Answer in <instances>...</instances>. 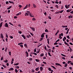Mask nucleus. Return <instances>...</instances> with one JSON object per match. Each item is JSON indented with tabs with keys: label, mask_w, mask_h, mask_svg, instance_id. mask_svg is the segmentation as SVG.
I'll list each match as a JSON object with an SVG mask.
<instances>
[{
	"label": "nucleus",
	"mask_w": 73,
	"mask_h": 73,
	"mask_svg": "<svg viewBox=\"0 0 73 73\" xmlns=\"http://www.w3.org/2000/svg\"><path fill=\"white\" fill-rule=\"evenodd\" d=\"M19 68H20V67H19V66H15V68L16 69H19Z\"/></svg>",
	"instance_id": "42"
},
{
	"label": "nucleus",
	"mask_w": 73,
	"mask_h": 73,
	"mask_svg": "<svg viewBox=\"0 0 73 73\" xmlns=\"http://www.w3.org/2000/svg\"><path fill=\"white\" fill-rule=\"evenodd\" d=\"M43 40V38H41L40 40H39V41H40L41 42L42 41V40Z\"/></svg>",
	"instance_id": "21"
},
{
	"label": "nucleus",
	"mask_w": 73,
	"mask_h": 73,
	"mask_svg": "<svg viewBox=\"0 0 73 73\" xmlns=\"http://www.w3.org/2000/svg\"><path fill=\"white\" fill-rule=\"evenodd\" d=\"M30 28L31 29H32L33 31V32H35V28L31 27Z\"/></svg>",
	"instance_id": "1"
},
{
	"label": "nucleus",
	"mask_w": 73,
	"mask_h": 73,
	"mask_svg": "<svg viewBox=\"0 0 73 73\" xmlns=\"http://www.w3.org/2000/svg\"><path fill=\"white\" fill-rule=\"evenodd\" d=\"M65 66H64V67H67V66H68V64H66L64 65Z\"/></svg>",
	"instance_id": "51"
},
{
	"label": "nucleus",
	"mask_w": 73,
	"mask_h": 73,
	"mask_svg": "<svg viewBox=\"0 0 73 73\" xmlns=\"http://www.w3.org/2000/svg\"><path fill=\"white\" fill-rule=\"evenodd\" d=\"M65 7L66 8V9H68V6L66 5H65Z\"/></svg>",
	"instance_id": "46"
},
{
	"label": "nucleus",
	"mask_w": 73,
	"mask_h": 73,
	"mask_svg": "<svg viewBox=\"0 0 73 73\" xmlns=\"http://www.w3.org/2000/svg\"><path fill=\"white\" fill-rule=\"evenodd\" d=\"M9 24H10V25H12V26H13V24H12V23H11V22H9Z\"/></svg>",
	"instance_id": "54"
},
{
	"label": "nucleus",
	"mask_w": 73,
	"mask_h": 73,
	"mask_svg": "<svg viewBox=\"0 0 73 73\" xmlns=\"http://www.w3.org/2000/svg\"><path fill=\"white\" fill-rule=\"evenodd\" d=\"M65 40H66V38L65 36L64 37V38H63V41H65Z\"/></svg>",
	"instance_id": "12"
},
{
	"label": "nucleus",
	"mask_w": 73,
	"mask_h": 73,
	"mask_svg": "<svg viewBox=\"0 0 73 73\" xmlns=\"http://www.w3.org/2000/svg\"><path fill=\"white\" fill-rule=\"evenodd\" d=\"M59 38L60 39H62V37H61V34H59Z\"/></svg>",
	"instance_id": "19"
},
{
	"label": "nucleus",
	"mask_w": 73,
	"mask_h": 73,
	"mask_svg": "<svg viewBox=\"0 0 73 73\" xmlns=\"http://www.w3.org/2000/svg\"><path fill=\"white\" fill-rule=\"evenodd\" d=\"M55 7H56L57 8H58V6L57 5H55Z\"/></svg>",
	"instance_id": "58"
},
{
	"label": "nucleus",
	"mask_w": 73,
	"mask_h": 73,
	"mask_svg": "<svg viewBox=\"0 0 73 73\" xmlns=\"http://www.w3.org/2000/svg\"><path fill=\"white\" fill-rule=\"evenodd\" d=\"M33 60V58H30L29 59V61H32Z\"/></svg>",
	"instance_id": "31"
},
{
	"label": "nucleus",
	"mask_w": 73,
	"mask_h": 73,
	"mask_svg": "<svg viewBox=\"0 0 73 73\" xmlns=\"http://www.w3.org/2000/svg\"><path fill=\"white\" fill-rule=\"evenodd\" d=\"M70 29H68L67 31V32L66 33V34H68V33H69V30Z\"/></svg>",
	"instance_id": "34"
},
{
	"label": "nucleus",
	"mask_w": 73,
	"mask_h": 73,
	"mask_svg": "<svg viewBox=\"0 0 73 73\" xmlns=\"http://www.w3.org/2000/svg\"><path fill=\"white\" fill-rule=\"evenodd\" d=\"M61 55L62 56H63V57H66V55H65L64 54H61Z\"/></svg>",
	"instance_id": "27"
},
{
	"label": "nucleus",
	"mask_w": 73,
	"mask_h": 73,
	"mask_svg": "<svg viewBox=\"0 0 73 73\" xmlns=\"http://www.w3.org/2000/svg\"><path fill=\"white\" fill-rule=\"evenodd\" d=\"M45 33H43L41 35V37L42 38H44V35H45Z\"/></svg>",
	"instance_id": "3"
},
{
	"label": "nucleus",
	"mask_w": 73,
	"mask_h": 73,
	"mask_svg": "<svg viewBox=\"0 0 73 73\" xmlns=\"http://www.w3.org/2000/svg\"><path fill=\"white\" fill-rule=\"evenodd\" d=\"M64 42L65 44L66 45L68 46H69V45L68 44V43H67L66 42V41H64Z\"/></svg>",
	"instance_id": "7"
},
{
	"label": "nucleus",
	"mask_w": 73,
	"mask_h": 73,
	"mask_svg": "<svg viewBox=\"0 0 73 73\" xmlns=\"http://www.w3.org/2000/svg\"><path fill=\"white\" fill-rule=\"evenodd\" d=\"M70 64H71V65L73 66V62H71L70 63Z\"/></svg>",
	"instance_id": "64"
},
{
	"label": "nucleus",
	"mask_w": 73,
	"mask_h": 73,
	"mask_svg": "<svg viewBox=\"0 0 73 73\" xmlns=\"http://www.w3.org/2000/svg\"><path fill=\"white\" fill-rule=\"evenodd\" d=\"M66 37L67 38H68V39H70V37H69V35H67L66 36Z\"/></svg>",
	"instance_id": "37"
},
{
	"label": "nucleus",
	"mask_w": 73,
	"mask_h": 73,
	"mask_svg": "<svg viewBox=\"0 0 73 73\" xmlns=\"http://www.w3.org/2000/svg\"><path fill=\"white\" fill-rule=\"evenodd\" d=\"M4 62H5V63H7L8 62V60H5L3 61Z\"/></svg>",
	"instance_id": "29"
},
{
	"label": "nucleus",
	"mask_w": 73,
	"mask_h": 73,
	"mask_svg": "<svg viewBox=\"0 0 73 73\" xmlns=\"http://www.w3.org/2000/svg\"><path fill=\"white\" fill-rule=\"evenodd\" d=\"M22 44H23V43H22V42H21L20 43H18V45H22Z\"/></svg>",
	"instance_id": "44"
},
{
	"label": "nucleus",
	"mask_w": 73,
	"mask_h": 73,
	"mask_svg": "<svg viewBox=\"0 0 73 73\" xmlns=\"http://www.w3.org/2000/svg\"><path fill=\"white\" fill-rule=\"evenodd\" d=\"M27 13L28 15H29V14H30V11H27Z\"/></svg>",
	"instance_id": "33"
},
{
	"label": "nucleus",
	"mask_w": 73,
	"mask_h": 73,
	"mask_svg": "<svg viewBox=\"0 0 73 73\" xmlns=\"http://www.w3.org/2000/svg\"><path fill=\"white\" fill-rule=\"evenodd\" d=\"M70 18H73V16H72L71 15H70V16L68 17V19H70Z\"/></svg>",
	"instance_id": "5"
},
{
	"label": "nucleus",
	"mask_w": 73,
	"mask_h": 73,
	"mask_svg": "<svg viewBox=\"0 0 73 73\" xmlns=\"http://www.w3.org/2000/svg\"><path fill=\"white\" fill-rule=\"evenodd\" d=\"M18 33H19V34H21V33H22V32L21 31H19L18 32Z\"/></svg>",
	"instance_id": "59"
},
{
	"label": "nucleus",
	"mask_w": 73,
	"mask_h": 73,
	"mask_svg": "<svg viewBox=\"0 0 73 73\" xmlns=\"http://www.w3.org/2000/svg\"><path fill=\"white\" fill-rule=\"evenodd\" d=\"M0 37L2 39L4 38V36H3V34H1Z\"/></svg>",
	"instance_id": "4"
},
{
	"label": "nucleus",
	"mask_w": 73,
	"mask_h": 73,
	"mask_svg": "<svg viewBox=\"0 0 73 73\" xmlns=\"http://www.w3.org/2000/svg\"><path fill=\"white\" fill-rule=\"evenodd\" d=\"M62 59H63V60H65V58L64 57H62Z\"/></svg>",
	"instance_id": "52"
},
{
	"label": "nucleus",
	"mask_w": 73,
	"mask_h": 73,
	"mask_svg": "<svg viewBox=\"0 0 73 73\" xmlns=\"http://www.w3.org/2000/svg\"><path fill=\"white\" fill-rule=\"evenodd\" d=\"M19 64V63H15L14 64V65H15L17 66V65H18Z\"/></svg>",
	"instance_id": "32"
},
{
	"label": "nucleus",
	"mask_w": 73,
	"mask_h": 73,
	"mask_svg": "<svg viewBox=\"0 0 73 73\" xmlns=\"http://www.w3.org/2000/svg\"><path fill=\"white\" fill-rule=\"evenodd\" d=\"M9 53L10 56H11V51H9Z\"/></svg>",
	"instance_id": "47"
},
{
	"label": "nucleus",
	"mask_w": 73,
	"mask_h": 73,
	"mask_svg": "<svg viewBox=\"0 0 73 73\" xmlns=\"http://www.w3.org/2000/svg\"><path fill=\"white\" fill-rule=\"evenodd\" d=\"M14 69L13 68H10L9 69V71H11V70H14Z\"/></svg>",
	"instance_id": "6"
},
{
	"label": "nucleus",
	"mask_w": 73,
	"mask_h": 73,
	"mask_svg": "<svg viewBox=\"0 0 73 73\" xmlns=\"http://www.w3.org/2000/svg\"><path fill=\"white\" fill-rule=\"evenodd\" d=\"M38 70H39V67L35 69V70H36V71H37V72L38 71Z\"/></svg>",
	"instance_id": "16"
},
{
	"label": "nucleus",
	"mask_w": 73,
	"mask_h": 73,
	"mask_svg": "<svg viewBox=\"0 0 73 73\" xmlns=\"http://www.w3.org/2000/svg\"><path fill=\"white\" fill-rule=\"evenodd\" d=\"M4 26L5 27H7L9 28L8 25L7 23H6L4 25Z\"/></svg>",
	"instance_id": "2"
},
{
	"label": "nucleus",
	"mask_w": 73,
	"mask_h": 73,
	"mask_svg": "<svg viewBox=\"0 0 73 73\" xmlns=\"http://www.w3.org/2000/svg\"><path fill=\"white\" fill-rule=\"evenodd\" d=\"M20 46H21V48H23V45H20Z\"/></svg>",
	"instance_id": "61"
},
{
	"label": "nucleus",
	"mask_w": 73,
	"mask_h": 73,
	"mask_svg": "<svg viewBox=\"0 0 73 73\" xmlns=\"http://www.w3.org/2000/svg\"><path fill=\"white\" fill-rule=\"evenodd\" d=\"M59 32V30H58L57 31L56 33L55 34V35L56 36L57 34H58V33Z\"/></svg>",
	"instance_id": "23"
},
{
	"label": "nucleus",
	"mask_w": 73,
	"mask_h": 73,
	"mask_svg": "<svg viewBox=\"0 0 73 73\" xmlns=\"http://www.w3.org/2000/svg\"><path fill=\"white\" fill-rule=\"evenodd\" d=\"M26 53L27 54V57H28V52L27 51H26Z\"/></svg>",
	"instance_id": "20"
},
{
	"label": "nucleus",
	"mask_w": 73,
	"mask_h": 73,
	"mask_svg": "<svg viewBox=\"0 0 73 73\" xmlns=\"http://www.w3.org/2000/svg\"><path fill=\"white\" fill-rule=\"evenodd\" d=\"M47 42L48 44V45L49 44V40H50V39L49 38H47Z\"/></svg>",
	"instance_id": "9"
},
{
	"label": "nucleus",
	"mask_w": 73,
	"mask_h": 73,
	"mask_svg": "<svg viewBox=\"0 0 73 73\" xmlns=\"http://www.w3.org/2000/svg\"><path fill=\"white\" fill-rule=\"evenodd\" d=\"M12 8V6H10L9 7L7 8V9H8V10H9V9H10V8Z\"/></svg>",
	"instance_id": "24"
},
{
	"label": "nucleus",
	"mask_w": 73,
	"mask_h": 73,
	"mask_svg": "<svg viewBox=\"0 0 73 73\" xmlns=\"http://www.w3.org/2000/svg\"><path fill=\"white\" fill-rule=\"evenodd\" d=\"M21 36H22V37H23V38H24V40H25V38H26V37H25V36H24V35H22Z\"/></svg>",
	"instance_id": "8"
},
{
	"label": "nucleus",
	"mask_w": 73,
	"mask_h": 73,
	"mask_svg": "<svg viewBox=\"0 0 73 73\" xmlns=\"http://www.w3.org/2000/svg\"><path fill=\"white\" fill-rule=\"evenodd\" d=\"M60 64L57 63H55V65H56L57 66H58H58H59V65H60Z\"/></svg>",
	"instance_id": "25"
},
{
	"label": "nucleus",
	"mask_w": 73,
	"mask_h": 73,
	"mask_svg": "<svg viewBox=\"0 0 73 73\" xmlns=\"http://www.w3.org/2000/svg\"><path fill=\"white\" fill-rule=\"evenodd\" d=\"M7 49H8V48H7V47H6V48H5V52H7Z\"/></svg>",
	"instance_id": "62"
},
{
	"label": "nucleus",
	"mask_w": 73,
	"mask_h": 73,
	"mask_svg": "<svg viewBox=\"0 0 73 73\" xmlns=\"http://www.w3.org/2000/svg\"><path fill=\"white\" fill-rule=\"evenodd\" d=\"M70 60H69L67 62V64H70Z\"/></svg>",
	"instance_id": "56"
},
{
	"label": "nucleus",
	"mask_w": 73,
	"mask_h": 73,
	"mask_svg": "<svg viewBox=\"0 0 73 73\" xmlns=\"http://www.w3.org/2000/svg\"><path fill=\"white\" fill-rule=\"evenodd\" d=\"M26 37L27 38H29V36L27 35L26 36Z\"/></svg>",
	"instance_id": "63"
},
{
	"label": "nucleus",
	"mask_w": 73,
	"mask_h": 73,
	"mask_svg": "<svg viewBox=\"0 0 73 73\" xmlns=\"http://www.w3.org/2000/svg\"><path fill=\"white\" fill-rule=\"evenodd\" d=\"M47 50L48 51V52H50V53L51 52V49H50L49 50Z\"/></svg>",
	"instance_id": "28"
},
{
	"label": "nucleus",
	"mask_w": 73,
	"mask_h": 73,
	"mask_svg": "<svg viewBox=\"0 0 73 73\" xmlns=\"http://www.w3.org/2000/svg\"><path fill=\"white\" fill-rule=\"evenodd\" d=\"M24 46H26V48H28V46H27V45L26 44H24Z\"/></svg>",
	"instance_id": "30"
},
{
	"label": "nucleus",
	"mask_w": 73,
	"mask_h": 73,
	"mask_svg": "<svg viewBox=\"0 0 73 73\" xmlns=\"http://www.w3.org/2000/svg\"><path fill=\"white\" fill-rule=\"evenodd\" d=\"M15 73H17L18 72V70L17 69H15Z\"/></svg>",
	"instance_id": "39"
},
{
	"label": "nucleus",
	"mask_w": 73,
	"mask_h": 73,
	"mask_svg": "<svg viewBox=\"0 0 73 73\" xmlns=\"http://www.w3.org/2000/svg\"><path fill=\"white\" fill-rule=\"evenodd\" d=\"M6 4H9V2L8 1H6Z\"/></svg>",
	"instance_id": "60"
},
{
	"label": "nucleus",
	"mask_w": 73,
	"mask_h": 73,
	"mask_svg": "<svg viewBox=\"0 0 73 73\" xmlns=\"http://www.w3.org/2000/svg\"><path fill=\"white\" fill-rule=\"evenodd\" d=\"M51 66V67L53 68L54 69H56V67H54V66Z\"/></svg>",
	"instance_id": "26"
},
{
	"label": "nucleus",
	"mask_w": 73,
	"mask_h": 73,
	"mask_svg": "<svg viewBox=\"0 0 73 73\" xmlns=\"http://www.w3.org/2000/svg\"><path fill=\"white\" fill-rule=\"evenodd\" d=\"M36 19H35V18H33V19H32V20H33V21H36Z\"/></svg>",
	"instance_id": "53"
},
{
	"label": "nucleus",
	"mask_w": 73,
	"mask_h": 73,
	"mask_svg": "<svg viewBox=\"0 0 73 73\" xmlns=\"http://www.w3.org/2000/svg\"><path fill=\"white\" fill-rule=\"evenodd\" d=\"M2 66H3L4 68H7V66H5V65H3Z\"/></svg>",
	"instance_id": "45"
},
{
	"label": "nucleus",
	"mask_w": 73,
	"mask_h": 73,
	"mask_svg": "<svg viewBox=\"0 0 73 73\" xmlns=\"http://www.w3.org/2000/svg\"><path fill=\"white\" fill-rule=\"evenodd\" d=\"M44 53H42V54H41L40 55V57H42L44 55Z\"/></svg>",
	"instance_id": "36"
},
{
	"label": "nucleus",
	"mask_w": 73,
	"mask_h": 73,
	"mask_svg": "<svg viewBox=\"0 0 73 73\" xmlns=\"http://www.w3.org/2000/svg\"><path fill=\"white\" fill-rule=\"evenodd\" d=\"M63 12H64V10H62L61 11H60L59 12L60 13H63Z\"/></svg>",
	"instance_id": "50"
},
{
	"label": "nucleus",
	"mask_w": 73,
	"mask_h": 73,
	"mask_svg": "<svg viewBox=\"0 0 73 73\" xmlns=\"http://www.w3.org/2000/svg\"><path fill=\"white\" fill-rule=\"evenodd\" d=\"M48 70H49V71H51L52 69H51V68H48Z\"/></svg>",
	"instance_id": "49"
},
{
	"label": "nucleus",
	"mask_w": 73,
	"mask_h": 73,
	"mask_svg": "<svg viewBox=\"0 0 73 73\" xmlns=\"http://www.w3.org/2000/svg\"><path fill=\"white\" fill-rule=\"evenodd\" d=\"M9 3L11 4H13V5H14V2H11V1H9Z\"/></svg>",
	"instance_id": "10"
},
{
	"label": "nucleus",
	"mask_w": 73,
	"mask_h": 73,
	"mask_svg": "<svg viewBox=\"0 0 73 73\" xmlns=\"http://www.w3.org/2000/svg\"><path fill=\"white\" fill-rule=\"evenodd\" d=\"M48 55L49 56H50V57H52V55H51L50 54V52H48Z\"/></svg>",
	"instance_id": "35"
},
{
	"label": "nucleus",
	"mask_w": 73,
	"mask_h": 73,
	"mask_svg": "<svg viewBox=\"0 0 73 73\" xmlns=\"http://www.w3.org/2000/svg\"><path fill=\"white\" fill-rule=\"evenodd\" d=\"M54 44V45H58V43L57 42H55Z\"/></svg>",
	"instance_id": "48"
},
{
	"label": "nucleus",
	"mask_w": 73,
	"mask_h": 73,
	"mask_svg": "<svg viewBox=\"0 0 73 73\" xmlns=\"http://www.w3.org/2000/svg\"><path fill=\"white\" fill-rule=\"evenodd\" d=\"M29 15L30 17H34V16H33V15H32V14L31 13H30Z\"/></svg>",
	"instance_id": "17"
},
{
	"label": "nucleus",
	"mask_w": 73,
	"mask_h": 73,
	"mask_svg": "<svg viewBox=\"0 0 73 73\" xmlns=\"http://www.w3.org/2000/svg\"><path fill=\"white\" fill-rule=\"evenodd\" d=\"M28 5H26L25 7L24 8V9H27V8L28 7Z\"/></svg>",
	"instance_id": "13"
},
{
	"label": "nucleus",
	"mask_w": 73,
	"mask_h": 73,
	"mask_svg": "<svg viewBox=\"0 0 73 73\" xmlns=\"http://www.w3.org/2000/svg\"><path fill=\"white\" fill-rule=\"evenodd\" d=\"M44 49L45 50H46V46H44Z\"/></svg>",
	"instance_id": "57"
},
{
	"label": "nucleus",
	"mask_w": 73,
	"mask_h": 73,
	"mask_svg": "<svg viewBox=\"0 0 73 73\" xmlns=\"http://www.w3.org/2000/svg\"><path fill=\"white\" fill-rule=\"evenodd\" d=\"M40 71H42V70H43V67H40Z\"/></svg>",
	"instance_id": "15"
},
{
	"label": "nucleus",
	"mask_w": 73,
	"mask_h": 73,
	"mask_svg": "<svg viewBox=\"0 0 73 73\" xmlns=\"http://www.w3.org/2000/svg\"><path fill=\"white\" fill-rule=\"evenodd\" d=\"M49 31L47 29H46L45 30V32H48Z\"/></svg>",
	"instance_id": "40"
},
{
	"label": "nucleus",
	"mask_w": 73,
	"mask_h": 73,
	"mask_svg": "<svg viewBox=\"0 0 73 73\" xmlns=\"http://www.w3.org/2000/svg\"><path fill=\"white\" fill-rule=\"evenodd\" d=\"M21 12H20L19 13H18V14H17L16 16H19V15H21Z\"/></svg>",
	"instance_id": "14"
},
{
	"label": "nucleus",
	"mask_w": 73,
	"mask_h": 73,
	"mask_svg": "<svg viewBox=\"0 0 73 73\" xmlns=\"http://www.w3.org/2000/svg\"><path fill=\"white\" fill-rule=\"evenodd\" d=\"M3 22L1 23H0V29L1 28V27H2V26H3Z\"/></svg>",
	"instance_id": "11"
},
{
	"label": "nucleus",
	"mask_w": 73,
	"mask_h": 73,
	"mask_svg": "<svg viewBox=\"0 0 73 73\" xmlns=\"http://www.w3.org/2000/svg\"><path fill=\"white\" fill-rule=\"evenodd\" d=\"M33 7H34V8H36V5L34 3H33Z\"/></svg>",
	"instance_id": "18"
},
{
	"label": "nucleus",
	"mask_w": 73,
	"mask_h": 73,
	"mask_svg": "<svg viewBox=\"0 0 73 73\" xmlns=\"http://www.w3.org/2000/svg\"><path fill=\"white\" fill-rule=\"evenodd\" d=\"M40 51V49H39V50H38V51H37L36 53H39Z\"/></svg>",
	"instance_id": "41"
},
{
	"label": "nucleus",
	"mask_w": 73,
	"mask_h": 73,
	"mask_svg": "<svg viewBox=\"0 0 73 73\" xmlns=\"http://www.w3.org/2000/svg\"><path fill=\"white\" fill-rule=\"evenodd\" d=\"M31 72H35V70L34 69H32L31 70Z\"/></svg>",
	"instance_id": "55"
},
{
	"label": "nucleus",
	"mask_w": 73,
	"mask_h": 73,
	"mask_svg": "<svg viewBox=\"0 0 73 73\" xmlns=\"http://www.w3.org/2000/svg\"><path fill=\"white\" fill-rule=\"evenodd\" d=\"M9 37H10V38H11V39H13V37L12 36H9Z\"/></svg>",
	"instance_id": "38"
},
{
	"label": "nucleus",
	"mask_w": 73,
	"mask_h": 73,
	"mask_svg": "<svg viewBox=\"0 0 73 73\" xmlns=\"http://www.w3.org/2000/svg\"><path fill=\"white\" fill-rule=\"evenodd\" d=\"M43 62V64H45V65H46V64H47L45 62L43 61V62Z\"/></svg>",
	"instance_id": "43"
},
{
	"label": "nucleus",
	"mask_w": 73,
	"mask_h": 73,
	"mask_svg": "<svg viewBox=\"0 0 73 73\" xmlns=\"http://www.w3.org/2000/svg\"><path fill=\"white\" fill-rule=\"evenodd\" d=\"M35 60L36 61V62H40V60H39V59H36Z\"/></svg>",
	"instance_id": "22"
}]
</instances>
